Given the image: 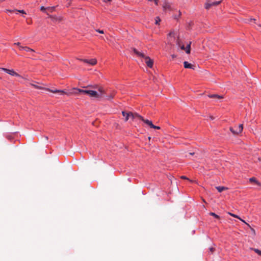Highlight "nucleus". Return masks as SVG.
I'll use <instances>...</instances> for the list:
<instances>
[{
  "label": "nucleus",
  "instance_id": "nucleus-1",
  "mask_svg": "<svg viewBox=\"0 0 261 261\" xmlns=\"http://www.w3.org/2000/svg\"><path fill=\"white\" fill-rule=\"evenodd\" d=\"M85 88H92L97 89V91L90 90L89 96L90 97L95 98L98 100H100L105 96V90L101 87L97 85H88L86 87H83Z\"/></svg>",
  "mask_w": 261,
  "mask_h": 261
},
{
  "label": "nucleus",
  "instance_id": "nucleus-2",
  "mask_svg": "<svg viewBox=\"0 0 261 261\" xmlns=\"http://www.w3.org/2000/svg\"><path fill=\"white\" fill-rule=\"evenodd\" d=\"M37 84L38 83L36 82H33L32 83H29V84L33 87L34 88L37 89H44L45 90H47L48 91H49L50 92H52L53 93H59L60 95H63L64 94L66 93V92L64 90H57V89H50L49 88H44L42 86L38 85Z\"/></svg>",
  "mask_w": 261,
  "mask_h": 261
},
{
  "label": "nucleus",
  "instance_id": "nucleus-3",
  "mask_svg": "<svg viewBox=\"0 0 261 261\" xmlns=\"http://www.w3.org/2000/svg\"><path fill=\"white\" fill-rule=\"evenodd\" d=\"M90 90V89L83 90L81 89L74 88L68 93L66 92V93H65L64 94H67V95H78L80 94H86L89 95Z\"/></svg>",
  "mask_w": 261,
  "mask_h": 261
},
{
  "label": "nucleus",
  "instance_id": "nucleus-4",
  "mask_svg": "<svg viewBox=\"0 0 261 261\" xmlns=\"http://www.w3.org/2000/svg\"><path fill=\"white\" fill-rule=\"evenodd\" d=\"M122 114L123 116H125V115H126V117L125 118V121H127L129 118H132V119H134L135 118H139L140 120L142 119V117L137 113H126L124 111H123L122 112Z\"/></svg>",
  "mask_w": 261,
  "mask_h": 261
},
{
  "label": "nucleus",
  "instance_id": "nucleus-5",
  "mask_svg": "<svg viewBox=\"0 0 261 261\" xmlns=\"http://www.w3.org/2000/svg\"><path fill=\"white\" fill-rule=\"evenodd\" d=\"M243 124H240L238 126L230 127L229 130L233 135H238L241 133L243 130Z\"/></svg>",
  "mask_w": 261,
  "mask_h": 261
},
{
  "label": "nucleus",
  "instance_id": "nucleus-6",
  "mask_svg": "<svg viewBox=\"0 0 261 261\" xmlns=\"http://www.w3.org/2000/svg\"><path fill=\"white\" fill-rule=\"evenodd\" d=\"M222 0H219L216 2H211V1H207L205 4V8L206 9H209L212 6H217L221 3Z\"/></svg>",
  "mask_w": 261,
  "mask_h": 261
},
{
  "label": "nucleus",
  "instance_id": "nucleus-7",
  "mask_svg": "<svg viewBox=\"0 0 261 261\" xmlns=\"http://www.w3.org/2000/svg\"><path fill=\"white\" fill-rule=\"evenodd\" d=\"M142 58L144 59L145 62L148 67L150 68L152 67L153 63L152 60H151L149 57L146 56L145 55L144 56L142 57Z\"/></svg>",
  "mask_w": 261,
  "mask_h": 261
},
{
  "label": "nucleus",
  "instance_id": "nucleus-8",
  "mask_svg": "<svg viewBox=\"0 0 261 261\" xmlns=\"http://www.w3.org/2000/svg\"><path fill=\"white\" fill-rule=\"evenodd\" d=\"M2 70L6 72L7 73L13 75V76H20L19 74H18L17 73L15 72L13 70H10L8 69L7 68H2Z\"/></svg>",
  "mask_w": 261,
  "mask_h": 261
},
{
  "label": "nucleus",
  "instance_id": "nucleus-9",
  "mask_svg": "<svg viewBox=\"0 0 261 261\" xmlns=\"http://www.w3.org/2000/svg\"><path fill=\"white\" fill-rule=\"evenodd\" d=\"M184 66L185 68L194 69V65L189 63L187 61H185L184 62Z\"/></svg>",
  "mask_w": 261,
  "mask_h": 261
},
{
  "label": "nucleus",
  "instance_id": "nucleus-10",
  "mask_svg": "<svg viewBox=\"0 0 261 261\" xmlns=\"http://www.w3.org/2000/svg\"><path fill=\"white\" fill-rule=\"evenodd\" d=\"M143 122H144L145 124L149 126L150 127L153 126V124L152 122L148 119H145L142 117V119H141Z\"/></svg>",
  "mask_w": 261,
  "mask_h": 261
},
{
  "label": "nucleus",
  "instance_id": "nucleus-11",
  "mask_svg": "<svg viewBox=\"0 0 261 261\" xmlns=\"http://www.w3.org/2000/svg\"><path fill=\"white\" fill-rule=\"evenodd\" d=\"M208 97L212 98H217L218 99H220L223 98L222 96L217 94H210L208 95Z\"/></svg>",
  "mask_w": 261,
  "mask_h": 261
},
{
  "label": "nucleus",
  "instance_id": "nucleus-12",
  "mask_svg": "<svg viewBox=\"0 0 261 261\" xmlns=\"http://www.w3.org/2000/svg\"><path fill=\"white\" fill-rule=\"evenodd\" d=\"M133 51L134 53H135L139 57H142L144 56V54L143 53L138 51L136 48H134Z\"/></svg>",
  "mask_w": 261,
  "mask_h": 261
},
{
  "label": "nucleus",
  "instance_id": "nucleus-13",
  "mask_svg": "<svg viewBox=\"0 0 261 261\" xmlns=\"http://www.w3.org/2000/svg\"><path fill=\"white\" fill-rule=\"evenodd\" d=\"M97 63V60L96 59H92L90 60H89L88 64L93 66L96 65Z\"/></svg>",
  "mask_w": 261,
  "mask_h": 261
},
{
  "label": "nucleus",
  "instance_id": "nucleus-14",
  "mask_svg": "<svg viewBox=\"0 0 261 261\" xmlns=\"http://www.w3.org/2000/svg\"><path fill=\"white\" fill-rule=\"evenodd\" d=\"M216 188L217 189V190L219 192H222V191H223L224 190H227L228 189V188L227 187H221V186H219V187H216Z\"/></svg>",
  "mask_w": 261,
  "mask_h": 261
},
{
  "label": "nucleus",
  "instance_id": "nucleus-15",
  "mask_svg": "<svg viewBox=\"0 0 261 261\" xmlns=\"http://www.w3.org/2000/svg\"><path fill=\"white\" fill-rule=\"evenodd\" d=\"M249 181L250 182H254L257 185L260 186V184L259 182H258L257 180H256V178L255 177H251L249 179Z\"/></svg>",
  "mask_w": 261,
  "mask_h": 261
},
{
  "label": "nucleus",
  "instance_id": "nucleus-16",
  "mask_svg": "<svg viewBox=\"0 0 261 261\" xmlns=\"http://www.w3.org/2000/svg\"><path fill=\"white\" fill-rule=\"evenodd\" d=\"M191 42H190L189 44H188L187 46L185 47V50L186 51L187 54H190V48H191Z\"/></svg>",
  "mask_w": 261,
  "mask_h": 261
},
{
  "label": "nucleus",
  "instance_id": "nucleus-17",
  "mask_svg": "<svg viewBox=\"0 0 261 261\" xmlns=\"http://www.w3.org/2000/svg\"><path fill=\"white\" fill-rule=\"evenodd\" d=\"M163 8L165 10L170 9V5L168 3H165L163 6Z\"/></svg>",
  "mask_w": 261,
  "mask_h": 261
},
{
  "label": "nucleus",
  "instance_id": "nucleus-18",
  "mask_svg": "<svg viewBox=\"0 0 261 261\" xmlns=\"http://www.w3.org/2000/svg\"><path fill=\"white\" fill-rule=\"evenodd\" d=\"M114 96V94H111L110 95H108V96L105 95V96L104 97H106V99L110 100L113 98Z\"/></svg>",
  "mask_w": 261,
  "mask_h": 261
},
{
  "label": "nucleus",
  "instance_id": "nucleus-19",
  "mask_svg": "<svg viewBox=\"0 0 261 261\" xmlns=\"http://www.w3.org/2000/svg\"><path fill=\"white\" fill-rule=\"evenodd\" d=\"M24 50L26 51H31V52H34V50L28 47V46H25V47L24 48Z\"/></svg>",
  "mask_w": 261,
  "mask_h": 261
},
{
  "label": "nucleus",
  "instance_id": "nucleus-20",
  "mask_svg": "<svg viewBox=\"0 0 261 261\" xmlns=\"http://www.w3.org/2000/svg\"><path fill=\"white\" fill-rule=\"evenodd\" d=\"M50 17L53 20H59V21H61V18H58V17H57L56 16H50Z\"/></svg>",
  "mask_w": 261,
  "mask_h": 261
},
{
  "label": "nucleus",
  "instance_id": "nucleus-21",
  "mask_svg": "<svg viewBox=\"0 0 261 261\" xmlns=\"http://www.w3.org/2000/svg\"><path fill=\"white\" fill-rule=\"evenodd\" d=\"M210 215L211 216H212L214 217H215V218H217V219H219V216L218 215H217V214H216L215 213H214L211 212V213H210Z\"/></svg>",
  "mask_w": 261,
  "mask_h": 261
},
{
  "label": "nucleus",
  "instance_id": "nucleus-22",
  "mask_svg": "<svg viewBox=\"0 0 261 261\" xmlns=\"http://www.w3.org/2000/svg\"><path fill=\"white\" fill-rule=\"evenodd\" d=\"M257 254L261 256V250L258 249H252Z\"/></svg>",
  "mask_w": 261,
  "mask_h": 261
},
{
  "label": "nucleus",
  "instance_id": "nucleus-23",
  "mask_svg": "<svg viewBox=\"0 0 261 261\" xmlns=\"http://www.w3.org/2000/svg\"><path fill=\"white\" fill-rule=\"evenodd\" d=\"M228 214L234 218H238L239 219H241V218H240L238 216H237L235 214H232L231 213H228Z\"/></svg>",
  "mask_w": 261,
  "mask_h": 261
},
{
  "label": "nucleus",
  "instance_id": "nucleus-24",
  "mask_svg": "<svg viewBox=\"0 0 261 261\" xmlns=\"http://www.w3.org/2000/svg\"><path fill=\"white\" fill-rule=\"evenodd\" d=\"M15 12H19V13H22V14H26L25 11L24 10H15Z\"/></svg>",
  "mask_w": 261,
  "mask_h": 261
},
{
  "label": "nucleus",
  "instance_id": "nucleus-25",
  "mask_svg": "<svg viewBox=\"0 0 261 261\" xmlns=\"http://www.w3.org/2000/svg\"><path fill=\"white\" fill-rule=\"evenodd\" d=\"M160 19L159 17H156V19H155V24H158L159 23V22L160 21Z\"/></svg>",
  "mask_w": 261,
  "mask_h": 261
},
{
  "label": "nucleus",
  "instance_id": "nucleus-26",
  "mask_svg": "<svg viewBox=\"0 0 261 261\" xmlns=\"http://www.w3.org/2000/svg\"><path fill=\"white\" fill-rule=\"evenodd\" d=\"M151 128H154V129H160V126H155V125H154L153 124V126H152V127Z\"/></svg>",
  "mask_w": 261,
  "mask_h": 261
},
{
  "label": "nucleus",
  "instance_id": "nucleus-27",
  "mask_svg": "<svg viewBox=\"0 0 261 261\" xmlns=\"http://www.w3.org/2000/svg\"><path fill=\"white\" fill-rule=\"evenodd\" d=\"M177 44L178 45L179 47L180 46L181 44H180V41L179 39V38H178L177 40Z\"/></svg>",
  "mask_w": 261,
  "mask_h": 261
},
{
  "label": "nucleus",
  "instance_id": "nucleus-28",
  "mask_svg": "<svg viewBox=\"0 0 261 261\" xmlns=\"http://www.w3.org/2000/svg\"><path fill=\"white\" fill-rule=\"evenodd\" d=\"M46 9H47V10H50V12H52L53 11H54V9H55V7H51V8H50V7H48V8H47Z\"/></svg>",
  "mask_w": 261,
  "mask_h": 261
},
{
  "label": "nucleus",
  "instance_id": "nucleus-29",
  "mask_svg": "<svg viewBox=\"0 0 261 261\" xmlns=\"http://www.w3.org/2000/svg\"><path fill=\"white\" fill-rule=\"evenodd\" d=\"M81 61H83L85 63H88L89 60L87 59H80Z\"/></svg>",
  "mask_w": 261,
  "mask_h": 261
},
{
  "label": "nucleus",
  "instance_id": "nucleus-30",
  "mask_svg": "<svg viewBox=\"0 0 261 261\" xmlns=\"http://www.w3.org/2000/svg\"><path fill=\"white\" fill-rule=\"evenodd\" d=\"M46 9H47L46 8H45L44 6H42L40 8V10L42 11H44Z\"/></svg>",
  "mask_w": 261,
  "mask_h": 261
},
{
  "label": "nucleus",
  "instance_id": "nucleus-31",
  "mask_svg": "<svg viewBox=\"0 0 261 261\" xmlns=\"http://www.w3.org/2000/svg\"><path fill=\"white\" fill-rule=\"evenodd\" d=\"M15 10H16V9L13 10H6V11L7 12H9L10 13H12L13 12H15Z\"/></svg>",
  "mask_w": 261,
  "mask_h": 261
},
{
  "label": "nucleus",
  "instance_id": "nucleus-32",
  "mask_svg": "<svg viewBox=\"0 0 261 261\" xmlns=\"http://www.w3.org/2000/svg\"><path fill=\"white\" fill-rule=\"evenodd\" d=\"M181 178L190 180V179L188 177H187L186 176H181Z\"/></svg>",
  "mask_w": 261,
  "mask_h": 261
},
{
  "label": "nucleus",
  "instance_id": "nucleus-33",
  "mask_svg": "<svg viewBox=\"0 0 261 261\" xmlns=\"http://www.w3.org/2000/svg\"><path fill=\"white\" fill-rule=\"evenodd\" d=\"M96 31L99 33L103 34V31L102 30H96Z\"/></svg>",
  "mask_w": 261,
  "mask_h": 261
},
{
  "label": "nucleus",
  "instance_id": "nucleus-34",
  "mask_svg": "<svg viewBox=\"0 0 261 261\" xmlns=\"http://www.w3.org/2000/svg\"><path fill=\"white\" fill-rule=\"evenodd\" d=\"M240 220L243 222L244 223H245L246 224H247L249 227H250V226L248 223H247L245 221H244V220H242L241 218Z\"/></svg>",
  "mask_w": 261,
  "mask_h": 261
},
{
  "label": "nucleus",
  "instance_id": "nucleus-35",
  "mask_svg": "<svg viewBox=\"0 0 261 261\" xmlns=\"http://www.w3.org/2000/svg\"><path fill=\"white\" fill-rule=\"evenodd\" d=\"M174 32H170L169 34V36H174Z\"/></svg>",
  "mask_w": 261,
  "mask_h": 261
},
{
  "label": "nucleus",
  "instance_id": "nucleus-36",
  "mask_svg": "<svg viewBox=\"0 0 261 261\" xmlns=\"http://www.w3.org/2000/svg\"><path fill=\"white\" fill-rule=\"evenodd\" d=\"M250 229H251V230L252 232L254 234H255V230H254L253 228H251V227H250Z\"/></svg>",
  "mask_w": 261,
  "mask_h": 261
},
{
  "label": "nucleus",
  "instance_id": "nucleus-37",
  "mask_svg": "<svg viewBox=\"0 0 261 261\" xmlns=\"http://www.w3.org/2000/svg\"><path fill=\"white\" fill-rule=\"evenodd\" d=\"M180 47V48L182 50H185V47L184 45H181Z\"/></svg>",
  "mask_w": 261,
  "mask_h": 261
},
{
  "label": "nucleus",
  "instance_id": "nucleus-38",
  "mask_svg": "<svg viewBox=\"0 0 261 261\" xmlns=\"http://www.w3.org/2000/svg\"><path fill=\"white\" fill-rule=\"evenodd\" d=\"M14 45H17V46H19V47H20V46H21L20 43L19 42L15 43Z\"/></svg>",
  "mask_w": 261,
  "mask_h": 261
},
{
  "label": "nucleus",
  "instance_id": "nucleus-39",
  "mask_svg": "<svg viewBox=\"0 0 261 261\" xmlns=\"http://www.w3.org/2000/svg\"><path fill=\"white\" fill-rule=\"evenodd\" d=\"M24 47H25V46H20L19 49L20 50H23Z\"/></svg>",
  "mask_w": 261,
  "mask_h": 261
},
{
  "label": "nucleus",
  "instance_id": "nucleus-40",
  "mask_svg": "<svg viewBox=\"0 0 261 261\" xmlns=\"http://www.w3.org/2000/svg\"><path fill=\"white\" fill-rule=\"evenodd\" d=\"M102 1L105 3H106L107 2H111V0H102Z\"/></svg>",
  "mask_w": 261,
  "mask_h": 261
},
{
  "label": "nucleus",
  "instance_id": "nucleus-41",
  "mask_svg": "<svg viewBox=\"0 0 261 261\" xmlns=\"http://www.w3.org/2000/svg\"><path fill=\"white\" fill-rule=\"evenodd\" d=\"M153 1L154 2L156 5H158V0H153Z\"/></svg>",
  "mask_w": 261,
  "mask_h": 261
},
{
  "label": "nucleus",
  "instance_id": "nucleus-42",
  "mask_svg": "<svg viewBox=\"0 0 261 261\" xmlns=\"http://www.w3.org/2000/svg\"><path fill=\"white\" fill-rule=\"evenodd\" d=\"M214 249L213 248H210V251H211V252H213V251H214Z\"/></svg>",
  "mask_w": 261,
  "mask_h": 261
},
{
  "label": "nucleus",
  "instance_id": "nucleus-43",
  "mask_svg": "<svg viewBox=\"0 0 261 261\" xmlns=\"http://www.w3.org/2000/svg\"><path fill=\"white\" fill-rule=\"evenodd\" d=\"M210 118L212 119V120H213L214 119V117L212 116H210Z\"/></svg>",
  "mask_w": 261,
  "mask_h": 261
},
{
  "label": "nucleus",
  "instance_id": "nucleus-44",
  "mask_svg": "<svg viewBox=\"0 0 261 261\" xmlns=\"http://www.w3.org/2000/svg\"><path fill=\"white\" fill-rule=\"evenodd\" d=\"M250 20H255V19L251 18V19H250Z\"/></svg>",
  "mask_w": 261,
  "mask_h": 261
},
{
  "label": "nucleus",
  "instance_id": "nucleus-45",
  "mask_svg": "<svg viewBox=\"0 0 261 261\" xmlns=\"http://www.w3.org/2000/svg\"><path fill=\"white\" fill-rule=\"evenodd\" d=\"M150 139H151V137H148V139L150 140Z\"/></svg>",
  "mask_w": 261,
  "mask_h": 261
},
{
  "label": "nucleus",
  "instance_id": "nucleus-46",
  "mask_svg": "<svg viewBox=\"0 0 261 261\" xmlns=\"http://www.w3.org/2000/svg\"><path fill=\"white\" fill-rule=\"evenodd\" d=\"M190 154L191 155H193V154H194V153H190Z\"/></svg>",
  "mask_w": 261,
  "mask_h": 261
},
{
  "label": "nucleus",
  "instance_id": "nucleus-47",
  "mask_svg": "<svg viewBox=\"0 0 261 261\" xmlns=\"http://www.w3.org/2000/svg\"><path fill=\"white\" fill-rule=\"evenodd\" d=\"M258 160L261 161V159H260L259 158H258Z\"/></svg>",
  "mask_w": 261,
  "mask_h": 261
},
{
  "label": "nucleus",
  "instance_id": "nucleus-48",
  "mask_svg": "<svg viewBox=\"0 0 261 261\" xmlns=\"http://www.w3.org/2000/svg\"><path fill=\"white\" fill-rule=\"evenodd\" d=\"M149 1H153V0H148Z\"/></svg>",
  "mask_w": 261,
  "mask_h": 261
}]
</instances>
